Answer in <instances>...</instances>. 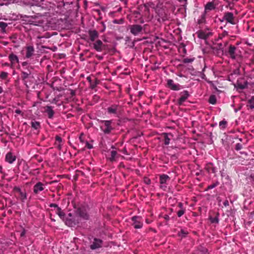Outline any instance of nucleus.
Instances as JSON below:
<instances>
[{
    "instance_id": "nucleus-58",
    "label": "nucleus",
    "mask_w": 254,
    "mask_h": 254,
    "mask_svg": "<svg viewBox=\"0 0 254 254\" xmlns=\"http://www.w3.org/2000/svg\"><path fill=\"white\" fill-rule=\"evenodd\" d=\"M2 168L1 166H0V172L1 173L2 172Z\"/></svg>"
},
{
    "instance_id": "nucleus-6",
    "label": "nucleus",
    "mask_w": 254,
    "mask_h": 254,
    "mask_svg": "<svg viewBox=\"0 0 254 254\" xmlns=\"http://www.w3.org/2000/svg\"><path fill=\"white\" fill-rule=\"evenodd\" d=\"M160 188L164 190H166L167 188V182L170 180L169 176L166 174H162L159 176Z\"/></svg>"
},
{
    "instance_id": "nucleus-61",
    "label": "nucleus",
    "mask_w": 254,
    "mask_h": 254,
    "mask_svg": "<svg viewBox=\"0 0 254 254\" xmlns=\"http://www.w3.org/2000/svg\"><path fill=\"white\" fill-rule=\"evenodd\" d=\"M146 223H149V222H148V220H146Z\"/></svg>"
},
{
    "instance_id": "nucleus-20",
    "label": "nucleus",
    "mask_w": 254,
    "mask_h": 254,
    "mask_svg": "<svg viewBox=\"0 0 254 254\" xmlns=\"http://www.w3.org/2000/svg\"><path fill=\"white\" fill-rule=\"evenodd\" d=\"M8 59L10 62L11 67L13 66L15 64L19 63L18 57L13 53H11L9 55Z\"/></svg>"
},
{
    "instance_id": "nucleus-23",
    "label": "nucleus",
    "mask_w": 254,
    "mask_h": 254,
    "mask_svg": "<svg viewBox=\"0 0 254 254\" xmlns=\"http://www.w3.org/2000/svg\"><path fill=\"white\" fill-rule=\"evenodd\" d=\"M120 3L119 5H116L115 7L117 8L116 11L120 12L122 9V7H126L127 5V0H119Z\"/></svg>"
},
{
    "instance_id": "nucleus-19",
    "label": "nucleus",
    "mask_w": 254,
    "mask_h": 254,
    "mask_svg": "<svg viewBox=\"0 0 254 254\" xmlns=\"http://www.w3.org/2000/svg\"><path fill=\"white\" fill-rule=\"evenodd\" d=\"M33 69V68L32 66H29V69H28L27 71L25 70H21V78L22 80H25L28 78L32 73Z\"/></svg>"
},
{
    "instance_id": "nucleus-14",
    "label": "nucleus",
    "mask_w": 254,
    "mask_h": 254,
    "mask_svg": "<svg viewBox=\"0 0 254 254\" xmlns=\"http://www.w3.org/2000/svg\"><path fill=\"white\" fill-rule=\"evenodd\" d=\"M121 156L120 154H118L115 150H112L110 152V156L107 158V159L111 162H114L117 161V159Z\"/></svg>"
},
{
    "instance_id": "nucleus-57",
    "label": "nucleus",
    "mask_w": 254,
    "mask_h": 254,
    "mask_svg": "<svg viewBox=\"0 0 254 254\" xmlns=\"http://www.w3.org/2000/svg\"><path fill=\"white\" fill-rule=\"evenodd\" d=\"M3 92L2 88L0 86V94Z\"/></svg>"
},
{
    "instance_id": "nucleus-18",
    "label": "nucleus",
    "mask_w": 254,
    "mask_h": 254,
    "mask_svg": "<svg viewBox=\"0 0 254 254\" xmlns=\"http://www.w3.org/2000/svg\"><path fill=\"white\" fill-rule=\"evenodd\" d=\"M34 48L33 46H28L26 47L25 58L27 59L30 58L34 54Z\"/></svg>"
},
{
    "instance_id": "nucleus-29",
    "label": "nucleus",
    "mask_w": 254,
    "mask_h": 254,
    "mask_svg": "<svg viewBox=\"0 0 254 254\" xmlns=\"http://www.w3.org/2000/svg\"><path fill=\"white\" fill-rule=\"evenodd\" d=\"M56 214H57L61 219H62L63 221H64V220L66 218V216L64 212L62 210L61 208L58 207V210L56 211Z\"/></svg>"
},
{
    "instance_id": "nucleus-25",
    "label": "nucleus",
    "mask_w": 254,
    "mask_h": 254,
    "mask_svg": "<svg viewBox=\"0 0 254 254\" xmlns=\"http://www.w3.org/2000/svg\"><path fill=\"white\" fill-rule=\"evenodd\" d=\"M16 190L19 193L21 200L22 202H24L25 200L27 199V194L26 192L25 191H22L20 188H17L16 189Z\"/></svg>"
},
{
    "instance_id": "nucleus-7",
    "label": "nucleus",
    "mask_w": 254,
    "mask_h": 254,
    "mask_svg": "<svg viewBox=\"0 0 254 254\" xmlns=\"http://www.w3.org/2000/svg\"><path fill=\"white\" fill-rule=\"evenodd\" d=\"M133 222L132 225L136 229H140L143 226V223L141 221V218L138 216H134L131 218Z\"/></svg>"
},
{
    "instance_id": "nucleus-49",
    "label": "nucleus",
    "mask_w": 254,
    "mask_h": 254,
    "mask_svg": "<svg viewBox=\"0 0 254 254\" xmlns=\"http://www.w3.org/2000/svg\"><path fill=\"white\" fill-rule=\"evenodd\" d=\"M178 207L180 208V209H186L183 207V204L182 202H179L178 203Z\"/></svg>"
},
{
    "instance_id": "nucleus-52",
    "label": "nucleus",
    "mask_w": 254,
    "mask_h": 254,
    "mask_svg": "<svg viewBox=\"0 0 254 254\" xmlns=\"http://www.w3.org/2000/svg\"><path fill=\"white\" fill-rule=\"evenodd\" d=\"M164 218L166 220L168 221L170 219V217L168 215H165L164 216Z\"/></svg>"
},
{
    "instance_id": "nucleus-38",
    "label": "nucleus",
    "mask_w": 254,
    "mask_h": 254,
    "mask_svg": "<svg viewBox=\"0 0 254 254\" xmlns=\"http://www.w3.org/2000/svg\"><path fill=\"white\" fill-rule=\"evenodd\" d=\"M188 234V233L187 231L181 229L180 232H179L178 235L182 237H185Z\"/></svg>"
},
{
    "instance_id": "nucleus-39",
    "label": "nucleus",
    "mask_w": 254,
    "mask_h": 254,
    "mask_svg": "<svg viewBox=\"0 0 254 254\" xmlns=\"http://www.w3.org/2000/svg\"><path fill=\"white\" fill-rule=\"evenodd\" d=\"M7 26V24L4 22H0V28L3 31H4Z\"/></svg>"
},
{
    "instance_id": "nucleus-41",
    "label": "nucleus",
    "mask_w": 254,
    "mask_h": 254,
    "mask_svg": "<svg viewBox=\"0 0 254 254\" xmlns=\"http://www.w3.org/2000/svg\"><path fill=\"white\" fill-rule=\"evenodd\" d=\"M144 183L146 185H150L151 183V180L147 177H144L143 179Z\"/></svg>"
},
{
    "instance_id": "nucleus-43",
    "label": "nucleus",
    "mask_w": 254,
    "mask_h": 254,
    "mask_svg": "<svg viewBox=\"0 0 254 254\" xmlns=\"http://www.w3.org/2000/svg\"><path fill=\"white\" fill-rule=\"evenodd\" d=\"M228 35V32L224 31L223 33L219 36V39H222L223 37L227 36Z\"/></svg>"
},
{
    "instance_id": "nucleus-45",
    "label": "nucleus",
    "mask_w": 254,
    "mask_h": 254,
    "mask_svg": "<svg viewBox=\"0 0 254 254\" xmlns=\"http://www.w3.org/2000/svg\"><path fill=\"white\" fill-rule=\"evenodd\" d=\"M124 22L123 19H120V20H118L117 19H115L113 21V23L115 24H122Z\"/></svg>"
},
{
    "instance_id": "nucleus-1",
    "label": "nucleus",
    "mask_w": 254,
    "mask_h": 254,
    "mask_svg": "<svg viewBox=\"0 0 254 254\" xmlns=\"http://www.w3.org/2000/svg\"><path fill=\"white\" fill-rule=\"evenodd\" d=\"M153 8L157 14V20L159 22H163L170 19L171 16L169 10L163 3H158Z\"/></svg>"
},
{
    "instance_id": "nucleus-51",
    "label": "nucleus",
    "mask_w": 254,
    "mask_h": 254,
    "mask_svg": "<svg viewBox=\"0 0 254 254\" xmlns=\"http://www.w3.org/2000/svg\"><path fill=\"white\" fill-rule=\"evenodd\" d=\"M223 205L225 206V207H227L228 206H229V201L228 200H226L224 201V202H223Z\"/></svg>"
},
{
    "instance_id": "nucleus-36",
    "label": "nucleus",
    "mask_w": 254,
    "mask_h": 254,
    "mask_svg": "<svg viewBox=\"0 0 254 254\" xmlns=\"http://www.w3.org/2000/svg\"><path fill=\"white\" fill-rule=\"evenodd\" d=\"M8 75V73L7 72L2 71L0 74V78L2 80L6 79L7 78Z\"/></svg>"
},
{
    "instance_id": "nucleus-46",
    "label": "nucleus",
    "mask_w": 254,
    "mask_h": 254,
    "mask_svg": "<svg viewBox=\"0 0 254 254\" xmlns=\"http://www.w3.org/2000/svg\"><path fill=\"white\" fill-rule=\"evenodd\" d=\"M86 147H87L88 149H91L93 148L92 145L89 143L88 141H87L86 143Z\"/></svg>"
},
{
    "instance_id": "nucleus-44",
    "label": "nucleus",
    "mask_w": 254,
    "mask_h": 254,
    "mask_svg": "<svg viewBox=\"0 0 254 254\" xmlns=\"http://www.w3.org/2000/svg\"><path fill=\"white\" fill-rule=\"evenodd\" d=\"M238 86L239 88H240L241 89H244L247 87V83H245L244 84H238Z\"/></svg>"
},
{
    "instance_id": "nucleus-55",
    "label": "nucleus",
    "mask_w": 254,
    "mask_h": 254,
    "mask_svg": "<svg viewBox=\"0 0 254 254\" xmlns=\"http://www.w3.org/2000/svg\"><path fill=\"white\" fill-rule=\"evenodd\" d=\"M179 2H184L185 3H186L187 2V0H178Z\"/></svg>"
},
{
    "instance_id": "nucleus-24",
    "label": "nucleus",
    "mask_w": 254,
    "mask_h": 254,
    "mask_svg": "<svg viewBox=\"0 0 254 254\" xmlns=\"http://www.w3.org/2000/svg\"><path fill=\"white\" fill-rule=\"evenodd\" d=\"M206 13H205V12L203 11L201 14V15H200V16L199 17V18H198L197 19V23L198 24H203V23H204L206 21Z\"/></svg>"
},
{
    "instance_id": "nucleus-12",
    "label": "nucleus",
    "mask_w": 254,
    "mask_h": 254,
    "mask_svg": "<svg viewBox=\"0 0 254 254\" xmlns=\"http://www.w3.org/2000/svg\"><path fill=\"white\" fill-rule=\"evenodd\" d=\"M103 241L99 239L95 238L93 243L90 245V248L91 250H95L102 247Z\"/></svg>"
},
{
    "instance_id": "nucleus-13",
    "label": "nucleus",
    "mask_w": 254,
    "mask_h": 254,
    "mask_svg": "<svg viewBox=\"0 0 254 254\" xmlns=\"http://www.w3.org/2000/svg\"><path fill=\"white\" fill-rule=\"evenodd\" d=\"M216 7V4L214 1L208 2L204 6V11L207 13L208 11H212L215 9Z\"/></svg>"
},
{
    "instance_id": "nucleus-30",
    "label": "nucleus",
    "mask_w": 254,
    "mask_h": 254,
    "mask_svg": "<svg viewBox=\"0 0 254 254\" xmlns=\"http://www.w3.org/2000/svg\"><path fill=\"white\" fill-rule=\"evenodd\" d=\"M22 65V69L21 70L27 71L28 69H29V66H32L29 64H28L26 62H24L21 63Z\"/></svg>"
},
{
    "instance_id": "nucleus-21",
    "label": "nucleus",
    "mask_w": 254,
    "mask_h": 254,
    "mask_svg": "<svg viewBox=\"0 0 254 254\" xmlns=\"http://www.w3.org/2000/svg\"><path fill=\"white\" fill-rule=\"evenodd\" d=\"M88 35L89 37V39L91 41L94 42L96 39L98 38L99 34L98 32L95 30H89Z\"/></svg>"
},
{
    "instance_id": "nucleus-8",
    "label": "nucleus",
    "mask_w": 254,
    "mask_h": 254,
    "mask_svg": "<svg viewBox=\"0 0 254 254\" xmlns=\"http://www.w3.org/2000/svg\"><path fill=\"white\" fill-rule=\"evenodd\" d=\"M130 32L134 36L138 35L142 31V27L140 25L133 24L129 27Z\"/></svg>"
},
{
    "instance_id": "nucleus-48",
    "label": "nucleus",
    "mask_w": 254,
    "mask_h": 254,
    "mask_svg": "<svg viewBox=\"0 0 254 254\" xmlns=\"http://www.w3.org/2000/svg\"><path fill=\"white\" fill-rule=\"evenodd\" d=\"M56 141H58L59 142H61L62 141V138L60 136H58V135H57L56 136Z\"/></svg>"
},
{
    "instance_id": "nucleus-22",
    "label": "nucleus",
    "mask_w": 254,
    "mask_h": 254,
    "mask_svg": "<svg viewBox=\"0 0 254 254\" xmlns=\"http://www.w3.org/2000/svg\"><path fill=\"white\" fill-rule=\"evenodd\" d=\"M103 43L100 40H97L93 44L94 49L97 52H101L103 50Z\"/></svg>"
},
{
    "instance_id": "nucleus-62",
    "label": "nucleus",
    "mask_w": 254,
    "mask_h": 254,
    "mask_svg": "<svg viewBox=\"0 0 254 254\" xmlns=\"http://www.w3.org/2000/svg\"><path fill=\"white\" fill-rule=\"evenodd\" d=\"M94 87V86L93 85L91 86L92 88H93Z\"/></svg>"
},
{
    "instance_id": "nucleus-27",
    "label": "nucleus",
    "mask_w": 254,
    "mask_h": 254,
    "mask_svg": "<svg viewBox=\"0 0 254 254\" xmlns=\"http://www.w3.org/2000/svg\"><path fill=\"white\" fill-rule=\"evenodd\" d=\"M31 127L36 130H39L41 128L40 122L35 120H33L31 122Z\"/></svg>"
},
{
    "instance_id": "nucleus-33",
    "label": "nucleus",
    "mask_w": 254,
    "mask_h": 254,
    "mask_svg": "<svg viewBox=\"0 0 254 254\" xmlns=\"http://www.w3.org/2000/svg\"><path fill=\"white\" fill-rule=\"evenodd\" d=\"M249 106L252 109L254 108V96H253L248 100Z\"/></svg>"
},
{
    "instance_id": "nucleus-47",
    "label": "nucleus",
    "mask_w": 254,
    "mask_h": 254,
    "mask_svg": "<svg viewBox=\"0 0 254 254\" xmlns=\"http://www.w3.org/2000/svg\"><path fill=\"white\" fill-rule=\"evenodd\" d=\"M50 207H56V208H57V210H58V207H59L58 206V205L57 204H56V203H51V204H50Z\"/></svg>"
},
{
    "instance_id": "nucleus-40",
    "label": "nucleus",
    "mask_w": 254,
    "mask_h": 254,
    "mask_svg": "<svg viewBox=\"0 0 254 254\" xmlns=\"http://www.w3.org/2000/svg\"><path fill=\"white\" fill-rule=\"evenodd\" d=\"M186 211V209H180L177 212V215L179 217L183 216Z\"/></svg>"
},
{
    "instance_id": "nucleus-3",
    "label": "nucleus",
    "mask_w": 254,
    "mask_h": 254,
    "mask_svg": "<svg viewBox=\"0 0 254 254\" xmlns=\"http://www.w3.org/2000/svg\"><path fill=\"white\" fill-rule=\"evenodd\" d=\"M101 130L105 134H110L114 129L112 126V120H102L100 122Z\"/></svg>"
},
{
    "instance_id": "nucleus-63",
    "label": "nucleus",
    "mask_w": 254,
    "mask_h": 254,
    "mask_svg": "<svg viewBox=\"0 0 254 254\" xmlns=\"http://www.w3.org/2000/svg\"><path fill=\"white\" fill-rule=\"evenodd\" d=\"M227 42H225V45H226L227 44Z\"/></svg>"
},
{
    "instance_id": "nucleus-2",
    "label": "nucleus",
    "mask_w": 254,
    "mask_h": 254,
    "mask_svg": "<svg viewBox=\"0 0 254 254\" xmlns=\"http://www.w3.org/2000/svg\"><path fill=\"white\" fill-rule=\"evenodd\" d=\"M219 20L221 22H226L232 25L236 24L238 22L237 18L233 13L229 11L224 12L223 17Z\"/></svg>"
},
{
    "instance_id": "nucleus-26",
    "label": "nucleus",
    "mask_w": 254,
    "mask_h": 254,
    "mask_svg": "<svg viewBox=\"0 0 254 254\" xmlns=\"http://www.w3.org/2000/svg\"><path fill=\"white\" fill-rule=\"evenodd\" d=\"M162 135L164 138V144L166 145H169L171 139L169 137V136H173L172 134L170 133H169L165 132L163 133Z\"/></svg>"
},
{
    "instance_id": "nucleus-9",
    "label": "nucleus",
    "mask_w": 254,
    "mask_h": 254,
    "mask_svg": "<svg viewBox=\"0 0 254 254\" xmlns=\"http://www.w3.org/2000/svg\"><path fill=\"white\" fill-rule=\"evenodd\" d=\"M107 112L108 114L117 115L120 110V106L117 104H112L107 108Z\"/></svg>"
},
{
    "instance_id": "nucleus-60",
    "label": "nucleus",
    "mask_w": 254,
    "mask_h": 254,
    "mask_svg": "<svg viewBox=\"0 0 254 254\" xmlns=\"http://www.w3.org/2000/svg\"><path fill=\"white\" fill-rule=\"evenodd\" d=\"M212 132H210V136H212Z\"/></svg>"
},
{
    "instance_id": "nucleus-15",
    "label": "nucleus",
    "mask_w": 254,
    "mask_h": 254,
    "mask_svg": "<svg viewBox=\"0 0 254 254\" xmlns=\"http://www.w3.org/2000/svg\"><path fill=\"white\" fill-rule=\"evenodd\" d=\"M181 97L178 100V104L181 105L188 99L189 93L188 91L184 90L180 93Z\"/></svg>"
},
{
    "instance_id": "nucleus-5",
    "label": "nucleus",
    "mask_w": 254,
    "mask_h": 254,
    "mask_svg": "<svg viewBox=\"0 0 254 254\" xmlns=\"http://www.w3.org/2000/svg\"><path fill=\"white\" fill-rule=\"evenodd\" d=\"M76 213L82 219L87 220L89 219L88 210L85 207H80L76 211Z\"/></svg>"
},
{
    "instance_id": "nucleus-10",
    "label": "nucleus",
    "mask_w": 254,
    "mask_h": 254,
    "mask_svg": "<svg viewBox=\"0 0 254 254\" xmlns=\"http://www.w3.org/2000/svg\"><path fill=\"white\" fill-rule=\"evenodd\" d=\"M45 188V185L41 182H37L33 186V193L35 194H38L40 192L44 190Z\"/></svg>"
},
{
    "instance_id": "nucleus-4",
    "label": "nucleus",
    "mask_w": 254,
    "mask_h": 254,
    "mask_svg": "<svg viewBox=\"0 0 254 254\" xmlns=\"http://www.w3.org/2000/svg\"><path fill=\"white\" fill-rule=\"evenodd\" d=\"M65 224L69 227H74L78 224V220L71 212L68 213L64 220Z\"/></svg>"
},
{
    "instance_id": "nucleus-11",
    "label": "nucleus",
    "mask_w": 254,
    "mask_h": 254,
    "mask_svg": "<svg viewBox=\"0 0 254 254\" xmlns=\"http://www.w3.org/2000/svg\"><path fill=\"white\" fill-rule=\"evenodd\" d=\"M167 84L168 88L174 91H178L180 89L179 84H175L172 79H169L167 81Z\"/></svg>"
},
{
    "instance_id": "nucleus-17",
    "label": "nucleus",
    "mask_w": 254,
    "mask_h": 254,
    "mask_svg": "<svg viewBox=\"0 0 254 254\" xmlns=\"http://www.w3.org/2000/svg\"><path fill=\"white\" fill-rule=\"evenodd\" d=\"M236 47L235 46L231 45L229 47L228 54L232 59L235 60L236 58Z\"/></svg>"
},
{
    "instance_id": "nucleus-32",
    "label": "nucleus",
    "mask_w": 254,
    "mask_h": 254,
    "mask_svg": "<svg viewBox=\"0 0 254 254\" xmlns=\"http://www.w3.org/2000/svg\"><path fill=\"white\" fill-rule=\"evenodd\" d=\"M208 102L210 104L214 105L216 103V98L215 95H212L209 97Z\"/></svg>"
},
{
    "instance_id": "nucleus-54",
    "label": "nucleus",
    "mask_w": 254,
    "mask_h": 254,
    "mask_svg": "<svg viewBox=\"0 0 254 254\" xmlns=\"http://www.w3.org/2000/svg\"><path fill=\"white\" fill-rule=\"evenodd\" d=\"M2 65L5 66H10L11 67L10 64H8L7 63H5L3 64Z\"/></svg>"
},
{
    "instance_id": "nucleus-16",
    "label": "nucleus",
    "mask_w": 254,
    "mask_h": 254,
    "mask_svg": "<svg viewBox=\"0 0 254 254\" xmlns=\"http://www.w3.org/2000/svg\"><path fill=\"white\" fill-rule=\"evenodd\" d=\"M16 159V156L11 152H8L5 155V160L9 164H12Z\"/></svg>"
},
{
    "instance_id": "nucleus-50",
    "label": "nucleus",
    "mask_w": 254,
    "mask_h": 254,
    "mask_svg": "<svg viewBox=\"0 0 254 254\" xmlns=\"http://www.w3.org/2000/svg\"><path fill=\"white\" fill-rule=\"evenodd\" d=\"M26 233V230L23 228V231L20 233V236L21 237H24Z\"/></svg>"
},
{
    "instance_id": "nucleus-56",
    "label": "nucleus",
    "mask_w": 254,
    "mask_h": 254,
    "mask_svg": "<svg viewBox=\"0 0 254 254\" xmlns=\"http://www.w3.org/2000/svg\"><path fill=\"white\" fill-rule=\"evenodd\" d=\"M219 49H222L223 48H222V44L221 43L220 44H219Z\"/></svg>"
},
{
    "instance_id": "nucleus-34",
    "label": "nucleus",
    "mask_w": 254,
    "mask_h": 254,
    "mask_svg": "<svg viewBox=\"0 0 254 254\" xmlns=\"http://www.w3.org/2000/svg\"><path fill=\"white\" fill-rule=\"evenodd\" d=\"M219 184V183L218 181L216 182L215 183H213V184L209 185L207 187V188L205 189V190H209L212 189L216 187H217Z\"/></svg>"
},
{
    "instance_id": "nucleus-31",
    "label": "nucleus",
    "mask_w": 254,
    "mask_h": 254,
    "mask_svg": "<svg viewBox=\"0 0 254 254\" xmlns=\"http://www.w3.org/2000/svg\"><path fill=\"white\" fill-rule=\"evenodd\" d=\"M227 125V122L225 120L220 121L219 124V127L221 129H224L226 128Z\"/></svg>"
},
{
    "instance_id": "nucleus-53",
    "label": "nucleus",
    "mask_w": 254,
    "mask_h": 254,
    "mask_svg": "<svg viewBox=\"0 0 254 254\" xmlns=\"http://www.w3.org/2000/svg\"><path fill=\"white\" fill-rule=\"evenodd\" d=\"M15 113L17 114H20L21 113V111L19 109H16L15 111Z\"/></svg>"
},
{
    "instance_id": "nucleus-35",
    "label": "nucleus",
    "mask_w": 254,
    "mask_h": 254,
    "mask_svg": "<svg viewBox=\"0 0 254 254\" xmlns=\"http://www.w3.org/2000/svg\"><path fill=\"white\" fill-rule=\"evenodd\" d=\"M194 60V58H184V59L183 60L182 62H183L184 64L191 63H192Z\"/></svg>"
},
{
    "instance_id": "nucleus-37",
    "label": "nucleus",
    "mask_w": 254,
    "mask_h": 254,
    "mask_svg": "<svg viewBox=\"0 0 254 254\" xmlns=\"http://www.w3.org/2000/svg\"><path fill=\"white\" fill-rule=\"evenodd\" d=\"M210 221L212 223H216L218 224L219 223V218L218 216H216L215 217H210L209 218Z\"/></svg>"
},
{
    "instance_id": "nucleus-42",
    "label": "nucleus",
    "mask_w": 254,
    "mask_h": 254,
    "mask_svg": "<svg viewBox=\"0 0 254 254\" xmlns=\"http://www.w3.org/2000/svg\"><path fill=\"white\" fill-rule=\"evenodd\" d=\"M242 148V145L240 143H237L235 146V149L237 151L241 150Z\"/></svg>"
},
{
    "instance_id": "nucleus-28",
    "label": "nucleus",
    "mask_w": 254,
    "mask_h": 254,
    "mask_svg": "<svg viewBox=\"0 0 254 254\" xmlns=\"http://www.w3.org/2000/svg\"><path fill=\"white\" fill-rule=\"evenodd\" d=\"M46 113H47L48 118L50 119L53 118L54 115V111L51 106H47L46 109Z\"/></svg>"
},
{
    "instance_id": "nucleus-59",
    "label": "nucleus",
    "mask_w": 254,
    "mask_h": 254,
    "mask_svg": "<svg viewBox=\"0 0 254 254\" xmlns=\"http://www.w3.org/2000/svg\"><path fill=\"white\" fill-rule=\"evenodd\" d=\"M44 38V37H43V36H38V39H42V38Z\"/></svg>"
}]
</instances>
